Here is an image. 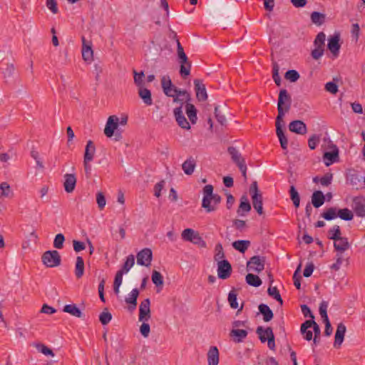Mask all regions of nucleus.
<instances>
[{
  "mask_svg": "<svg viewBox=\"0 0 365 365\" xmlns=\"http://www.w3.org/2000/svg\"><path fill=\"white\" fill-rule=\"evenodd\" d=\"M181 236L182 238L185 241L191 242L194 244L201 243L202 247L205 246V241L202 239L198 232H195L191 228H187L184 230L181 234Z\"/></svg>",
  "mask_w": 365,
  "mask_h": 365,
  "instance_id": "0eeeda50",
  "label": "nucleus"
},
{
  "mask_svg": "<svg viewBox=\"0 0 365 365\" xmlns=\"http://www.w3.org/2000/svg\"><path fill=\"white\" fill-rule=\"evenodd\" d=\"M334 247L336 252H344L350 247L346 237H341L334 242Z\"/></svg>",
  "mask_w": 365,
  "mask_h": 365,
  "instance_id": "5701e85b",
  "label": "nucleus"
},
{
  "mask_svg": "<svg viewBox=\"0 0 365 365\" xmlns=\"http://www.w3.org/2000/svg\"><path fill=\"white\" fill-rule=\"evenodd\" d=\"M135 264V257L133 255H130L127 257L123 266L121 269H120V272L125 274L129 272V270L131 269V267Z\"/></svg>",
  "mask_w": 365,
  "mask_h": 365,
  "instance_id": "ea45409f",
  "label": "nucleus"
},
{
  "mask_svg": "<svg viewBox=\"0 0 365 365\" xmlns=\"http://www.w3.org/2000/svg\"><path fill=\"white\" fill-rule=\"evenodd\" d=\"M65 237L63 234H57L53 240V247L56 249H61L63 246Z\"/></svg>",
  "mask_w": 365,
  "mask_h": 365,
  "instance_id": "680f3d73",
  "label": "nucleus"
},
{
  "mask_svg": "<svg viewBox=\"0 0 365 365\" xmlns=\"http://www.w3.org/2000/svg\"><path fill=\"white\" fill-rule=\"evenodd\" d=\"M134 74V82L136 86L140 88L143 86V78L145 77L144 73L143 71L138 73L136 71H133Z\"/></svg>",
  "mask_w": 365,
  "mask_h": 365,
  "instance_id": "052dcab7",
  "label": "nucleus"
},
{
  "mask_svg": "<svg viewBox=\"0 0 365 365\" xmlns=\"http://www.w3.org/2000/svg\"><path fill=\"white\" fill-rule=\"evenodd\" d=\"M82 57L85 61L91 62L93 59V51L91 42H87L84 37H82Z\"/></svg>",
  "mask_w": 365,
  "mask_h": 365,
  "instance_id": "dca6fc26",
  "label": "nucleus"
},
{
  "mask_svg": "<svg viewBox=\"0 0 365 365\" xmlns=\"http://www.w3.org/2000/svg\"><path fill=\"white\" fill-rule=\"evenodd\" d=\"M327 307H328V304L327 302H324V301L322 302L320 304V306H319V314H320L322 318L323 319V321H327L329 319L328 315L327 313Z\"/></svg>",
  "mask_w": 365,
  "mask_h": 365,
  "instance_id": "e2e57ef3",
  "label": "nucleus"
},
{
  "mask_svg": "<svg viewBox=\"0 0 365 365\" xmlns=\"http://www.w3.org/2000/svg\"><path fill=\"white\" fill-rule=\"evenodd\" d=\"M253 207L259 215H263L262 196L261 193H253L252 195Z\"/></svg>",
  "mask_w": 365,
  "mask_h": 365,
  "instance_id": "4be33fe9",
  "label": "nucleus"
},
{
  "mask_svg": "<svg viewBox=\"0 0 365 365\" xmlns=\"http://www.w3.org/2000/svg\"><path fill=\"white\" fill-rule=\"evenodd\" d=\"M289 129L291 132L299 135L305 134L307 130L306 124L299 120L292 121L289 125Z\"/></svg>",
  "mask_w": 365,
  "mask_h": 365,
  "instance_id": "a211bd4d",
  "label": "nucleus"
},
{
  "mask_svg": "<svg viewBox=\"0 0 365 365\" xmlns=\"http://www.w3.org/2000/svg\"><path fill=\"white\" fill-rule=\"evenodd\" d=\"M279 66L277 62L272 63V78L277 86L281 85V78L279 75Z\"/></svg>",
  "mask_w": 365,
  "mask_h": 365,
  "instance_id": "864d4df0",
  "label": "nucleus"
},
{
  "mask_svg": "<svg viewBox=\"0 0 365 365\" xmlns=\"http://www.w3.org/2000/svg\"><path fill=\"white\" fill-rule=\"evenodd\" d=\"M177 53L178 60L180 63V73L181 76H189L191 68V62L188 61V58L185 54L184 49L180 42H178V52Z\"/></svg>",
  "mask_w": 365,
  "mask_h": 365,
  "instance_id": "20e7f679",
  "label": "nucleus"
},
{
  "mask_svg": "<svg viewBox=\"0 0 365 365\" xmlns=\"http://www.w3.org/2000/svg\"><path fill=\"white\" fill-rule=\"evenodd\" d=\"M195 89L196 91V97L200 101H205L207 99V93L206 91L205 86L200 79L194 80Z\"/></svg>",
  "mask_w": 365,
  "mask_h": 365,
  "instance_id": "4468645a",
  "label": "nucleus"
},
{
  "mask_svg": "<svg viewBox=\"0 0 365 365\" xmlns=\"http://www.w3.org/2000/svg\"><path fill=\"white\" fill-rule=\"evenodd\" d=\"M322 216L327 220H331L338 216V210L336 207H329L322 213Z\"/></svg>",
  "mask_w": 365,
  "mask_h": 365,
  "instance_id": "de8ad7c7",
  "label": "nucleus"
},
{
  "mask_svg": "<svg viewBox=\"0 0 365 365\" xmlns=\"http://www.w3.org/2000/svg\"><path fill=\"white\" fill-rule=\"evenodd\" d=\"M346 330V329L344 324L339 323L338 324L335 333V339L334 343V347L339 348L341 345L344 341Z\"/></svg>",
  "mask_w": 365,
  "mask_h": 365,
  "instance_id": "aec40b11",
  "label": "nucleus"
},
{
  "mask_svg": "<svg viewBox=\"0 0 365 365\" xmlns=\"http://www.w3.org/2000/svg\"><path fill=\"white\" fill-rule=\"evenodd\" d=\"M139 295V291L138 289H133L129 296L125 299V302L128 304L133 305V309H135L137 305V299Z\"/></svg>",
  "mask_w": 365,
  "mask_h": 365,
  "instance_id": "79ce46f5",
  "label": "nucleus"
},
{
  "mask_svg": "<svg viewBox=\"0 0 365 365\" xmlns=\"http://www.w3.org/2000/svg\"><path fill=\"white\" fill-rule=\"evenodd\" d=\"M195 167L196 160L192 157L187 158L182 165L184 173L187 175H190L193 173Z\"/></svg>",
  "mask_w": 365,
  "mask_h": 365,
  "instance_id": "a878e982",
  "label": "nucleus"
},
{
  "mask_svg": "<svg viewBox=\"0 0 365 365\" xmlns=\"http://www.w3.org/2000/svg\"><path fill=\"white\" fill-rule=\"evenodd\" d=\"M259 311L263 315V320L266 322L271 321L274 317L272 311L269 306L264 304L259 305Z\"/></svg>",
  "mask_w": 365,
  "mask_h": 365,
  "instance_id": "c756f323",
  "label": "nucleus"
},
{
  "mask_svg": "<svg viewBox=\"0 0 365 365\" xmlns=\"http://www.w3.org/2000/svg\"><path fill=\"white\" fill-rule=\"evenodd\" d=\"M138 95L145 105L151 106L153 104L151 92L148 88L143 86L138 88Z\"/></svg>",
  "mask_w": 365,
  "mask_h": 365,
  "instance_id": "b1692460",
  "label": "nucleus"
},
{
  "mask_svg": "<svg viewBox=\"0 0 365 365\" xmlns=\"http://www.w3.org/2000/svg\"><path fill=\"white\" fill-rule=\"evenodd\" d=\"M326 16L318 11H314L311 14L312 22L316 25L320 26L325 21Z\"/></svg>",
  "mask_w": 365,
  "mask_h": 365,
  "instance_id": "4c0bfd02",
  "label": "nucleus"
},
{
  "mask_svg": "<svg viewBox=\"0 0 365 365\" xmlns=\"http://www.w3.org/2000/svg\"><path fill=\"white\" fill-rule=\"evenodd\" d=\"M251 210V205L248 201L247 196L243 195L240 199V204L237 211L239 215L243 216L245 213L249 212Z\"/></svg>",
  "mask_w": 365,
  "mask_h": 365,
  "instance_id": "bb28decb",
  "label": "nucleus"
},
{
  "mask_svg": "<svg viewBox=\"0 0 365 365\" xmlns=\"http://www.w3.org/2000/svg\"><path fill=\"white\" fill-rule=\"evenodd\" d=\"M256 333L258 334L261 342L264 343L269 339V336H266V329L262 327H258L256 329Z\"/></svg>",
  "mask_w": 365,
  "mask_h": 365,
  "instance_id": "69168bd1",
  "label": "nucleus"
},
{
  "mask_svg": "<svg viewBox=\"0 0 365 365\" xmlns=\"http://www.w3.org/2000/svg\"><path fill=\"white\" fill-rule=\"evenodd\" d=\"M95 153L96 147L93 141L88 140L85 148L83 160L92 161L93 160Z\"/></svg>",
  "mask_w": 365,
  "mask_h": 365,
  "instance_id": "cd10ccee",
  "label": "nucleus"
},
{
  "mask_svg": "<svg viewBox=\"0 0 365 365\" xmlns=\"http://www.w3.org/2000/svg\"><path fill=\"white\" fill-rule=\"evenodd\" d=\"M325 90L331 94H336L339 89L336 83L334 82H328L325 84Z\"/></svg>",
  "mask_w": 365,
  "mask_h": 365,
  "instance_id": "774afa93",
  "label": "nucleus"
},
{
  "mask_svg": "<svg viewBox=\"0 0 365 365\" xmlns=\"http://www.w3.org/2000/svg\"><path fill=\"white\" fill-rule=\"evenodd\" d=\"M225 253L223 250L222 245L220 243H218L215 245V257L214 259L216 262H219L220 261L224 260Z\"/></svg>",
  "mask_w": 365,
  "mask_h": 365,
  "instance_id": "8fccbe9b",
  "label": "nucleus"
},
{
  "mask_svg": "<svg viewBox=\"0 0 365 365\" xmlns=\"http://www.w3.org/2000/svg\"><path fill=\"white\" fill-rule=\"evenodd\" d=\"M202 193V207L207 212L215 211L217 205L221 202V197L213 193V186L212 185H205L203 187Z\"/></svg>",
  "mask_w": 365,
  "mask_h": 365,
  "instance_id": "f257e3e1",
  "label": "nucleus"
},
{
  "mask_svg": "<svg viewBox=\"0 0 365 365\" xmlns=\"http://www.w3.org/2000/svg\"><path fill=\"white\" fill-rule=\"evenodd\" d=\"M119 125V118L116 115H110L108 117L106 127L104 128V134L108 138H111L114 135V131L118 128Z\"/></svg>",
  "mask_w": 365,
  "mask_h": 365,
  "instance_id": "f8f14e48",
  "label": "nucleus"
},
{
  "mask_svg": "<svg viewBox=\"0 0 365 365\" xmlns=\"http://www.w3.org/2000/svg\"><path fill=\"white\" fill-rule=\"evenodd\" d=\"M76 178L74 174H66L64 175L63 187L67 193H71L75 190Z\"/></svg>",
  "mask_w": 365,
  "mask_h": 365,
  "instance_id": "6ab92c4d",
  "label": "nucleus"
},
{
  "mask_svg": "<svg viewBox=\"0 0 365 365\" xmlns=\"http://www.w3.org/2000/svg\"><path fill=\"white\" fill-rule=\"evenodd\" d=\"M112 319V314L106 308L100 314L99 320L103 325L108 324Z\"/></svg>",
  "mask_w": 365,
  "mask_h": 365,
  "instance_id": "6e6d98bb",
  "label": "nucleus"
},
{
  "mask_svg": "<svg viewBox=\"0 0 365 365\" xmlns=\"http://www.w3.org/2000/svg\"><path fill=\"white\" fill-rule=\"evenodd\" d=\"M230 336H234L235 341L240 343L247 336V331L244 329H232L230 331Z\"/></svg>",
  "mask_w": 365,
  "mask_h": 365,
  "instance_id": "f704fd0d",
  "label": "nucleus"
},
{
  "mask_svg": "<svg viewBox=\"0 0 365 365\" xmlns=\"http://www.w3.org/2000/svg\"><path fill=\"white\" fill-rule=\"evenodd\" d=\"M215 115L217 120L221 125H225L226 123V118L225 116L220 113L219 110V106H215Z\"/></svg>",
  "mask_w": 365,
  "mask_h": 365,
  "instance_id": "338daca9",
  "label": "nucleus"
},
{
  "mask_svg": "<svg viewBox=\"0 0 365 365\" xmlns=\"http://www.w3.org/2000/svg\"><path fill=\"white\" fill-rule=\"evenodd\" d=\"M278 110V115L276 118L275 125H276V130H278V128H282L284 125V120L283 118L284 116L285 113L287 111H284L283 109L277 108Z\"/></svg>",
  "mask_w": 365,
  "mask_h": 365,
  "instance_id": "13d9d810",
  "label": "nucleus"
},
{
  "mask_svg": "<svg viewBox=\"0 0 365 365\" xmlns=\"http://www.w3.org/2000/svg\"><path fill=\"white\" fill-rule=\"evenodd\" d=\"M343 253L344 252H337L336 255V262L331 266V269L335 271H338L340 269L343 262L345 260L348 261V259H345Z\"/></svg>",
  "mask_w": 365,
  "mask_h": 365,
  "instance_id": "c03bdc74",
  "label": "nucleus"
},
{
  "mask_svg": "<svg viewBox=\"0 0 365 365\" xmlns=\"http://www.w3.org/2000/svg\"><path fill=\"white\" fill-rule=\"evenodd\" d=\"M84 273V262L81 257L78 256L76 257V267H75V274L76 277L79 279L81 278Z\"/></svg>",
  "mask_w": 365,
  "mask_h": 365,
  "instance_id": "72a5a7b5",
  "label": "nucleus"
},
{
  "mask_svg": "<svg viewBox=\"0 0 365 365\" xmlns=\"http://www.w3.org/2000/svg\"><path fill=\"white\" fill-rule=\"evenodd\" d=\"M266 336H269L267 341L268 347L271 350H275V341H274V335L271 327L266 328Z\"/></svg>",
  "mask_w": 365,
  "mask_h": 365,
  "instance_id": "49530a36",
  "label": "nucleus"
},
{
  "mask_svg": "<svg viewBox=\"0 0 365 365\" xmlns=\"http://www.w3.org/2000/svg\"><path fill=\"white\" fill-rule=\"evenodd\" d=\"M42 263L47 267H56L61 264V256L56 250L46 251L41 256Z\"/></svg>",
  "mask_w": 365,
  "mask_h": 365,
  "instance_id": "7ed1b4c3",
  "label": "nucleus"
},
{
  "mask_svg": "<svg viewBox=\"0 0 365 365\" xmlns=\"http://www.w3.org/2000/svg\"><path fill=\"white\" fill-rule=\"evenodd\" d=\"M352 209L359 217H365V197L363 196L355 197L352 202Z\"/></svg>",
  "mask_w": 365,
  "mask_h": 365,
  "instance_id": "ddd939ff",
  "label": "nucleus"
},
{
  "mask_svg": "<svg viewBox=\"0 0 365 365\" xmlns=\"http://www.w3.org/2000/svg\"><path fill=\"white\" fill-rule=\"evenodd\" d=\"M299 73L295 70H289L284 74V78L291 82H296L299 78Z\"/></svg>",
  "mask_w": 365,
  "mask_h": 365,
  "instance_id": "bf43d9fd",
  "label": "nucleus"
},
{
  "mask_svg": "<svg viewBox=\"0 0 365 365\" xmlns=\"http://www.w3.org/2000/svg\"><path fill=\"white\" fill-rule=\"evenodd\" d=\"M339 155V150L336 146H334V148L331 152H326L324 153L323 158L324 163L327 166L330 165L333 163L336 162L337 160Z\"/></svg>",
  "mask_w": 365,
  "mask_h": 365,
  "instance_id": "412c9836",
  "label": "nucleus"
},
{
  "mask_svg": "<svg viewBox=\"0 0 365 365\" xmlns=\"http://www.w3.org/2000/svg\"><path fill=\"white\" fill-rule=\"evenodd\" d=\"M13 195V192L11 189L10 185L6 182H1L0 184V197H10Z\"/></svg>",
  "mask_w": 365,
  "mask_h": 365,
  "instance_id": "58836bf2",
  "label": "nucleus"
},
{
  "mask_svg": "<svg viewBox=\"0 0 365 365\" xmlns=\"http://www.w3.org/2000/svg\"><path fill=\"white\" fill-rule=\"evenodd\" d=\"M325 200V196L322 191L317 190L313 192L312 196V203L314 207H319L324 203Z\"/></svg>",
  "mask_w": 365,
  "mask_h": 365,
  "instance_id": "c85d7f7f",
  "label": "nucleus"
},
{
  "mask_svg": "<svg viewBox=\"0 0 365 365\" xmlns=\"http://www.w3.org/2000/svg\"><path fill=\"white\" fill-rule=\"evenodd\" d=\"M327 47L334 57L338 56L340 49L339 36L338 34L329 38Z\"/></svg>",
  "mask_w": 365,
  "mask_h": 365,
  "instance_id": "f3484780",
  "label": "nucleus"
},
{
  "mask_svg": "<svg viewBox=\"0 0 365 365\" xmlns=\"http://www.w3.org/2000/svg\"><path fill=\"white\" fill-rule=\"evenodd\" d=\"M338 216L344 220L349 221L354 217L352 212L348 208L340 209L338 210Z\"/></svg>",
  "mask_w": 365,
  "mask_h": 365,
  "instance_id": "3c124183",
  "label": "nucleus"
},
{
  "mask_svg": "<svg viewBox=\"0 0 365 365\" xmlns=\"http://www.w3.org/2000/svg\"><path fill=\"white\" fill-rule=\"evenodd\" d=\"M63 311L64 312L68 313L71 315L81 318L82 317V312L79 309V308L75 304H66L63 307Z\"/></svg>",
  "mask_w": 365,
  "mask_h": 365,
  "instance_id": "7c9ffc66",
  "label": "nucleus"
},
{
  "mask_svg": "<svg viewBox=\"0 0 365 365\" xmlns=\"http://www.w3.org/2000/svg\"><path fill=\"white\" fill-rule=\"evenodd\" d=\"M33 346L41 353H42L43 354L46 355V356H54V353L53 351L50 349L48 348V346H46V345H44L43 344H41V343H34L33 344Z\"/></svg>",
  "mask_w": 365,
  "mask_h": 365,
  "instance_id": "a19ab883",
  "label": "nucleus"
},
{
  "mask_svg": "<svg viewBox=\"0 0 365 365\" xmlns=\"http://www.w3.org/2000/svg\"><path fill=\"white\" fill-rule=\"evenodd\" d=\"M136 257L138 264L149 267L153 259V253L150 249L144 248L137 254Z\"/></svg>",
  "mask_w": 365,
  "mask_h": 365,
  "instance_id": "1a4fd4ad",
  "label": "nucleus"
},
{
  "mask_svg": "<svg viewBox=\"0 0 365 365\" xmlns=\"http://www.w3.org/2000/svg\"><path fill=\"white\" fill-rule=\"evenodd\" d=\"M237 294L234 289L231 290L228 294V302L232 309H237L239 307L237 302Z\"/></svg>",
  "mask_w": 365,
  "mask_h": 365,
  "instance_id": "4d7b16f0",
  "label": "nucleus"
},
{
  "mask_svg": "<svg viewBox=\"0 0 365 365\" xmlns=\"http://www.w3.org/2000/svg\"><path fill=\"white\" fill-rule=\"evenodd\" d=\"M208 365H218L219 351L216 346H211L207 352Z\"/></svg>",
  "mask_w": 365,
  "mask_h": 365,
  "instance_id": "393cba45",
  "label": "nucleus"
},
{
  "mask_svg": "<svg viewBox=\"0 0 365 365\" xmlns=\"http://www.w3.org/2000/svg\"><path fill=\"white\" fill-rule=\"evenodd\" d=\"M152 282L156 287H162L163 285V277L162 274L157 270H153L151 276Z\"/></svg>",
  "mask_w": 365,
  "mask_h": 365,
  "instance_id": "09e8293b",
  "label": "nucleus"
},
{
  "mask_svg": "<svg viewBox=\"0 0 365 365\" xmlns=\"http://www.w3.org/2000/svg\"><path fill=\"white\" fill-rule=\"evenodd\" d=\"M341 233L339 226L334 225L331 230H329L328 237L329 239L336 241L341 237Z\"/></svg>",
  "mask_w": 365,
  "mask_h": 365,
  "instance_id": "5fc2aeb1",
  "label": "nucleus"
},
{
  "mask_svg": "<svg viewBox=\"0 0 365 365\" xmlns=\"http://www.w3.org/2000/svg\"><path fill=\"white\" fill-rule=\"evenodd\" d=\"M267 293L269 296L272 297L275 299L278 302H279L280 305L283 304V300L281 297L279 290L276 287H269L267 289Z\"/></svg>",
  "mask_w": 365,
  "mask_h": 365,
  "instance_id": "603ef678",
  "label": "nucleus"
},
{
  "mask_svg": "<svg viewBox=\"0 0 365 365\" xmlns=\"http://www.w3.org/2000/svg\"><path fill=\"white\" fill-rule=\"evenodd\" d=\"M292 98L286 89L279 91L277 103V108L289 111L291 107Z\"/></svg>",
  "mask_w": 365,
  "mask_h": 365,
  "instance_id": "6e6552de",
  "label": "nucleus"
},
{
  "mask_svg": "<svg viewBox=\"0 0 365 365\" xmlns=\"http://www.w3.org/2000/svg\"><path fill=\"white\" fill-rule=\"evenodd\" d=\"M185 110L187 117L189 118L190 122L192 124H195L197 121V110L195 107L190 103H186L185 105Z\"/></svg>",
  "mask_w": 365,
  "mask_h": 365,
  "instance_id": "2f4dec72",
  "label": "nucleus"
},
{
  "mask_svg": "<svg viewBox=\"0 0 365 365\" xmlns=\"http://www.w3.org/2000/svg\"><path fill=\"white\" fill-rule=\"evenodd\" d=\"M228 153L231 155L232 161L238 166L244 178L247 179V166L245 159L239 151L234 147L228 148Z\"/></svg>",
  "mask_w": 365,
  "mask_h": 365,
  "instance_id": "39448f33",
  "label": "nucleus"
},
{
  "mask_svg": "<svg viewBox=\"0 0 365 365\" xmlns=\"http://www.w3.org/2000/svg\"><path fill=\"white\" fill-rule=\"evenodd\" d=\"M250 245V242L249 240H237L232 243V247L240 252L244 253L249 246Z\"/></svg>",
  "mask_w": 365,
  "mask_h": 365,
  "instance_id": "e433bc0d",
  "label": "nucleus"
},
{
  "mask_svg": "<svg viewBox=\"0 0 365 365\" xmlns=\"http://www.w3.org/2000/svg\"><path fill=\"white\" fill-rule=\"evenodd\" d=\"M164 93L169 97L176 96V93H178V94H181L183 96V98H189V93L186 91H182L178 88H177L175 86H171L168 89L165 90Z\"/></svg>",
  "mask_w": 365,
  "mask_h": 365,
  "instance_id": "473e14b6",
  "label": "nucleus"
},
{
  "mask_svg": "<svg viewBox=\"0 0 365 365\" xmlns=\"http://www.w3.org/2000/svg\"><path fill=\"white\" fill-rule=\"evenodd\" d=\"M277 135L279 138L280 145L284 150H287L288 146V140L285 136L282 128H278V130H276Z\"/></svg>",
  "mask_w": 365,
  "mask_h": 365,
  "instance_id": "37998d69",
  "label": "nucleus"
},
{
  "mask_svg": "<svg viewBox=\"0 0 365 365\" xmlns=\"http://www.w3.org/2000/svg\"><path fill=\"white\" fill-rule=\"evenodd\" d=\"M96 202L100 210H103L106 205V200L103 192H99L96 195Z\"/></svg>",
  "mask_w": 365,
  "mask_h": 365,
  "instance_id": "0e129e2a",
  "label": "nucleus"
},
{
  "mask_svg": "<svg viewBox=\"0 0 365 365\" xmlns=\"http://www.w3.org/2000/svg\"><path fill=\"white\" fill-rule=\"evenodd\" d=\"M232 273V267L230 263L224 259L217 262V276L220 279H226L229 278Z\"/></svg>",
  "mask_w": 365,
  "mask_h": 365,
  "instance_id": "9b49d317",
  "label": "nucleus"
},
{
  "mask_svg": "<svg viewBox=\"0 0 365 365\" xmlns=\"http://www.w3.org/2000/svg\"><path fill=\"white\" fill-rule=\"evenodd\" d=\"M326 35L324 32H319L314 41V48L312 51L311 56L314 60H319L324 52Z\"/></svg>",
  "mask_w": 365,
  "mask_h": 365,
  "instance_id": "f03ea898",
  "label": "nucleus"
},
{
  "mask_svg": "<svg viewBox=\"0 0 365 365\" xmlns=\"http://www.w3.org/2000/svg\"><path fill=\"white\" fill-rule=\"evenodd\" d=\"M173 113L179 126H180L182 128L187 130H189L190 128V123H188L186 118L184 116L182 113L181 106L175 108L173 110Z\"/></svg>",
  "mask_w": 365,
  "mask_h": 365,
  "instance_id": "2eb2a0df",
  "label": "nucleus"
},
{
  "mask_svg": "<svg viewBox=\"0 0 365 365\" xmlns=\"http://www.w3.org/2000/svg\"><path fill=\"white\" fill-rule=\"evenodd\" d=\"M245 280L249 285L252 287H257L262 284L260 278L257 275L252 273H249L246 275Z\"/></svg>",
  "mask_w": 365,
  "mask_h": 365,
  "instance_id": "c9c22d12",
  "label": "nucleus"
},
{
  "mask_svg": "<svg viewBox=\"0 0 365 365\" xmlns=\"http://www.w3.org/2000/svg\"><path fill=\"white\" fill-rule=\"evenodd\" d=\"M265 258L258 255L252 257L247 263L248 271L261 272L264 269Z\"/></svg>",
  "mask_w": 365,
  "mask_h": 365,
  "instance_id": "423d86ee",
  "label": "nucleus"
},
{
  "mask_svg": "<svg viewBox=\"0 0 365 365\" xmlns=\"http://www.w3.org/2000/svg\"><path fill=\"white\" fill-rule=\"evenodd\" d=\"M150 317V301L149 299H145L140 304L138 319L140 322H148Z\"/></svg>",
  "mask_w": 365,
  "mask_h": 365,
  "instance_id": "9d476101",
  "label": "nucleus"
},
{
  "mask_svg": "<svg viewBox=\"0 0 365 365\" xmlns=\"http://www.w3.org/2000/svg\"><path fill=\"white\" fill-rule=\"evenodd\" d=\"M290 198L295 207H298L300 203L299 195L294 185H291L289 189Z\"/></svg>",
  "mask_w": 365,
  "mask_h": 365,
  "instance_id": "a18cd8bd",
  "label": "nucleus"
}]
</instances>
